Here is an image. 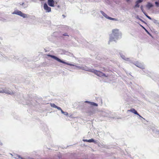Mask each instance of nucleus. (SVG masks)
I'll return each instance as SVG.
<instances>
[{"label":"nucleus","mask_w":159,"mask_h":159,"mask_svg":"<svg viewBox=\"0 0 159 159\" xmlns=\"http://www.w3.org/2000/svg\"><path fill=\"white\" fill-rule=\"evenodd\" d=\"M88 71L94 73L95 75L99 77H102L104 76L106 77H107L108 76V75H106L105 74L103 73L101 71L95 69H89Z\"/></svg>","instance_id":"1"},{"label":"nucleus","mask_w":159,"mask_h":159,"mask_svg":"<svg viewBox=\"0 0 159 159\" xmlns=\"http://www.w3.org/2000/svg\"><path fill=\"white\" fill-rule=\"evenodd\" d=\"M47 56L48 57H51L52 58L56 60L57 61H58L60 62L67 65L70 66H74V65H73L71 64L67 63L61 60L60 59H59V58H58V57H56L55 56L52 55H48Z\"/></svg>","instance_id":"2"},{"label":"nucleus","mask_w":159,"mask_h":159,"mask_svg":"<svg viewBox=\"0 0 159 159\" xmlns=\"http://www.w3.org/2000/svg\"><path fill=\"white\" fill-rule=\"evenodd\" d=\"M13 14L17 15L22 16L24 18H25L27 17V15L22 12L21 11H15L12 13Z\"/></svg>","instance_id":"3"},{"label":"nucleus","mask_w":159,"mask_h":159,"mask_svg":"<svg viewBox=\"0 0 159 159\" xmlns=\"http://www.w3.org/2000/svg\"><path fill=\"white\" fill-rule=\"evenodd\" d=\"M0 92L4 93L9 94H11L13 93L11 90L9 89L6 88H4L2 90L0 91Z\"/></svg>","instance_id":"4"},{"label":"nucleus","mask_w":159,"mask_h":159,"mask_svg":"<svg viewBox=\"0 0 159 159\" xmlns=\"http://www.w3.org/2000/svg\"><path fill=\"white\" fill-rule=\"evenodd\" d=\"M128 111L131 112L139 116L140 117H142L138 113L137 111L134 108H131L130 110H128Z\"/></svg>","instance_id":"5"},{"label":"nucleus","mask_w":159,"mask_h":159,"mask_svg":"<svg viewBox=\"0 0 159 159\" xmlns=\"http://www.w3.org/2000/svg\"><path fill=\"white\" fill-rule=\"evenodd\" d=\"M44 8L47 12L51 11V8L48 7L46 3H44Z\"/></svg>","instance_id":"6"},{"label":"nucleus","mask_w":159,"mask_h":159,"mask_svg":"<svg viewBox=\"0 0 159 159\" xmlns=\"http://www.w3.org/2000/svg\"><path fill=\"white\" fill-rule=\"evenodd\" d=\"M119 30L117 29H113L112 30V33L115 36H117L119 34Z\"/></svg>","instance_id":"7"},{"label":"nucleus","mask_w":159,"mask_h":159,"mask_svg":"<svg viewBox=\"0 0 159 159\" xmlns=\"http://www.w3.org/2000/svg\"><path fill=\"white\" fill-rule=\"evenodd\" d=\"M48 5L51 7H54L55 2L53 0H48Z\"/></svg>","instance_id":"8"},{"label":"nucleus","mask_w":159,"mask_h":159,"mask_svg":"<svg viewBox=\"0 0 159 159\" xmlns=\"http://www.w3.org/2000/svg\"><path fill=\"white\" fill-rule=\"evenodd\" d=\"M84 102L89 103V105L92 106H94L97 107L98 106L97 104L93 102H91L88 101H85Z\"/></svg>","instance_id":"9"},{"label":"nucleus","mask_w":159,"mask_h":159,"mask_svg":"<svg viewBox=\"0 0 159 159\" xmlns=\"http://www.w3.org/2000/svg\"><path fill=\"white\" fill-rule=\"evenodd\" d=\"M50 105H51V106L52 107H53L54 108H57L58 110H61V108L60 107H58L57 106H56L54 103H51L50 104Z\"/></svg>","instance_id":"10"},{"label":"nucleus","mask_w":159,"mask_h":159,"mask_svg":"<svg viewBox=\"0 0 159 159\" xmlns=\"http://www.w3.org/2000/svg\"><path fill=\"white\" fill-rule=\"evenodd\" d=\"M153 7V5L150 2H148L146 5V7L148 9H150L151 7Z\"/></svg>","instance_id":"11"},{"label":"nucleus","mask_w":159,"mask_h":159,"mask_svg":"<svg viewBox=\"0 0 159 159\" xmlns=\"http://www.w3.org/2000/svg\"><path fill=\"white\" fill-rule=\"evenodd\" d=\"M59 110L61 111V112L63 114L67 116L68 115V113L67 112H64V111L61 108V110Z\"/></svg>","instance_id":"12"},{"label":"nucleus","mask_w":159,"mask_h":159,"mask_svg":"<svg viewBox=\"0 0 159 159\" xmlns=\"http://www.w3.org/2000/svg\"><path fill=\"white\" fill-rule=\"evenodd\" d=\"M86 112L89 116L92 115L93 114V112L92 111H87Z\"/></svg>","instance_id":"13"},{"label":"nucleus","mask_w":159,"mask_h":159,"mask_svg":"<svg viewBox=\"0 0 159 159\" xmlns=\"http://www.w3.org/2000/svg\"><path fill=\"white\" fill-rule=\"evenodd\" d=\"M88 142H89V143L95 142V141L93 139H92L88 140Z\"/></svg>","instance_id":"14"},{"label":"nucleus","mask_w":159,"mask_h":159,"mask_svg":"<svg viewBox=\"0 0 159 159\" xmlns=\"http://www.w3.org/2000/svg\"><path fill=\"white\" fill-rule=\"evenodd\" d=\"M136 5H135V7H139V3L137 2H136Z\"/></svg>","instance_id":"15"},{"label":"nucleus","mask_w":159,"mask_h":159,"mask_svg":"<svg viewBox=\"0 0 159 159\" xmlns=\"http://www.w3.org/2000/svg\"><path fill=\"white\" fill-rule=\"evenodd\" d=\"M156 6L158 7L159 6V3L157 2H156L155 3Z\"/></svg>","instance_id":"16"},{"label":"nucleus","mask_w":159,"mask_h":159,"mask_svg":"<svg viewBox=\"0 0 159 159\" xmlns=\"http://www.w3.org/2000/svg\"><path fill=\"white\" fill-rule=\"evenodd\" d=\"M63 35L64 36H69L67 34V33H65L63 34Z\"/></svg>","instance_id":"17"},{"label":"nucleus","mask_w":159,"mask_h":159,"mask_svg":"<svg viewBox=\"0 0 159 159\" xmlns=\"http://www.w3.org/2000/svg\"><path fill=\"white\" fill-rule=\"evenodd\" d=\"M143 1V0H138L136 1L137 2L139 3L142 2Z\"/></svg>","instance_id":"18"},{"label":"nucleus","mask_w":159,"mask_h":159,"mask_svg":"<svg viewBox=\"0 0 159 159\" xmlns=\"http://www.w3.org/2000/svg\"><path fill=\"white\" fill-rule=\"evenodd\" d=\"M146 15V16H147V17L148 19H150V20H151V18L149 16H148V15H146Z\"/></svg>","instance_id":"19"},{"label":"nucleus","mask_w":159,"mask_h":159,"mask_svg":"<svg viewBox=\"0 0 159 159\" xmlns=\"http://www.w3.org/2000/svg\"><path fill=\"white\" fill-rule=\"evenodd\" d=\"M109 19L111 20H115V18H111V17H109Z\"/></svg>","instance_id":"20"},{"label":"nucleus","mask_w":159,"mask_h":159,"mask_svg":"<svg viewBox=\"0 0 159 159\" xmlns=\"http://www.w3.org/2000/svg\"><path fill=\"white\" fill-rule=\"evenodd\" d=\"M88 140H87V139H84L83 141L84 142H88Z\"/></svg>","instance_id":"21"},{"label":"nucleus","mask_w":159,"mask_h":159,"mask_svg":"<svg viewBox=\"0 0 159 159\" xmlns=\"http://www.w3.org/2000/svg\"><path fill=\"white\" fill-rule=\"evenodd\" d=\"M112 41V38H110V41L111 42V41Z\"/></svg>","instance_id":"22"},{"label":"nucleus","mask_w":159,"mask_h":159,"mask_svg":"<svg viewBox=\"0 0 159 159\" xmlns=\"http://www.w3.org/2000/svg\"><path fill=\"white\" fill-rule=\"evenodd\" d=\"M62 16H63V18H65L66 17L64 15H63Z\"/></svg>","instance_id":"23"},{"label":"nucleus","mask_w":159,"mask_h":159,"mask_svg":"<svg viewBox=\"0 0 159 159\" xmlns=\"http://www.w3.org/2000/svg\"><path fill=\"white\" fill-rule=\"evenodd\" d=\"M130 0H126V1L127 2H128Z\"/></svg>","instance_id":"24"},{"label":"nucleus","mask_w":159,"mask_h":159,"mask_svg":"<svg viewBox=\"0 0 159 159\" xmlns=\"http://www.w3.org/2000/svg\"><path fill=\"white\" fill-rule=\"evenodd\" d=\"M101 13H102V14H103V13H104L103 12V11H101Z\"/></svg>","instance_id":"25"}]
</instances>
